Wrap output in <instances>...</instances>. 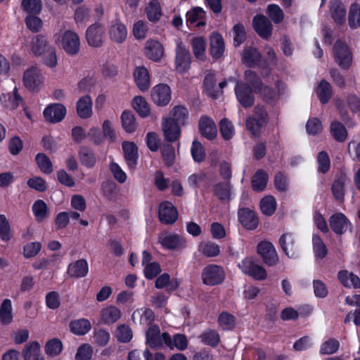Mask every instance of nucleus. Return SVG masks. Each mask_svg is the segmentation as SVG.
Instances as JSON below:
<instances>
[{
    "label": "nucleus",
    "mask_w": 360,
    "mask_h": 360,
    "mask_svg": "<svg viewBox=\"0 0 360 360\" xmlns=\"http://www.w3.org/2000/svg\"><path fill=\"white\" fill-rule=\"evenodd\" d=\"M147 18L150 22H157L162 13L161 6L158 0H151L146 7Z\"/></svg>",
    "instance_id": "79ce46f5"
},
{
    "label": "nucleus",
    "mask_w": 360,
    "mask_h": 360,
    "mask_svg": "<svg viewBox=\"0 0 360 360\" xmlns=\"http://www.w3.org/2000/svg\"><path fill=\"white\" fill-rule=\"evenodd\" d=\"M158 242L165 249L176 250L181 247V239L177 234L165 233L159 236Z\"/></svg>",
    "instance_id": "f704fd0d"
},
{
    "label": "nucleus",
    "mask_w": 360,
    "mask_h": 360,
    "mask_svg": "<svg viewBox=\"0 0 360 360\" xmlns=\"http://www.w3.org/2000/svg\"><path fill=\"white\" fill-rule=\"evenodd\" d=\"M333 54L335 62L344 70H347L352 63V56L349 46L342 41L338 40L333 46Z\"/></svg>",
    "instance_id": "423d86ee"
},
{
    "label": "nucleus",
    "mask_w": 360,
    "mask_h": 360,
    "mask_svg": "<svg viewBox=\"0 0 360 360\" xmlns=\"http://www.w3.org/2000/svg\"><path fill=\"white\" fill-rule=\"evenodd\" d=\"M202 283L208 286L222 284L226 278L224 269L218 264H210L205 266L201 273Z\"/></svg>",
    "instance_id": "f257e3e1"
},
{
    "label": "nucleus",
    "mask_w": 360,
    "mask_h": 360,
    "mask_svg": "<svg viewBox=\"0 0 360 360\" xmlns=\"http://www.w3.org/2000/svg\"><path fill=\"white\" fill-rule=\"evenodd\" d=\"M217 323L224 330H231L236 326V317L229 312L222 311L219 314Z\"/></svg>",
    "instance_id": "bf43d9fd"
},
{
    "label": "nucleus",
    "mask_w": 360,
    "mask_h": 360,
    "mask_svg": "<svg viewBox=\"0 0 360 360\" xmlns=\"http://www.w3.org/2000/svg\"><path fill=\"white\" fill-rule=\"evenodd\" d=\"M199 131L202 136L212 141L217 137V128L214 120L207 115L200 117L198 122Z\"/></svg>",
    "instance_id": "a211bd4d"
},
{
    "label": "nucleus",
    "mask_w": 360,
    "mask_h": 360,
    "mask_svg": "<svg viewBox=\"0 0 360 360\" xmlns=\"http://www.w3.org/2000/svg\"><path fill=\"white\" fill-rule=\"evenodd\" d=\"M348 21L352 28L360 27V6L357 4H353L350 6Z\"/></svg>",
    "instance_id": "774afa93"
},
{
    "label": "nucleus",
    "mask_w": 360,
    "mask_h": 360,
    "mask_svg": "<svg viewBox=\"0 0 360 360\" xmlns=\"http://www.w3.org/2000/svg\"><path fill=\"white\" fill-rule=\"evenodd\" d=\"M238 219L240 224L247 230L256 229L259 222L257 213L248 207L238 209Z\"/></svg>",
    "instance_id": "f8f14e48"
},
{
    "label": "nucleus",
    "mask_w": 360,
    "mask_h": 360,
    "mask_svg": "<svg viewBox=\"0 0 360 360\" xmlns=\"http://www.w3.org/2000/svg\"><path fill=\"white\" fill-rule=\"evenodd\" d=\"M43 81L44 77L41 70L37 67H31L24 72L23 84L30 91H38Z\"/></svg>",
    "instance_id": "1a4fd4ad"
},
{
    "label": "nucleus",
    "mask_w": 360,
    "mask_h": 360,
    "mask_svg": "<svg viewBox=\"0 0 360 360\" xmlns=\"http://www.w3.org/2000/svg\"><path fill=\"white\" fill-rule=\"evenodd\" d=\"M206 45V40L202 37H195L192 39V51L196 59L202 61L205 60Z\"/></svg>",
    "instance_id": "ea45409f"
},
{
    "label": "nucleus",
    "mask_w": 360,
    "mask_h": 360,
    "mask_svg": "<svg viewBox=\"0 0 360 360\" xmlns=\"http://www.w3.org/2000/svg\"><path fill=\"white\" fill-rule=\"evenodd\" d=\"M257 252L268 266H274L278 263L279 259L276 250L270 241L259 242L257 245Z\"/></svg>",
    "instance_id": "f03ea898"
},
{
    "label": "nucleus",
    "mask_w": 360,
    "mask_h": 360,
    "mask_svg": "<svg viewBox=\"0 0 360 360\" xmlns=\"http://www.w3.org/2000/svg\"><path fill=\"white\" fill-rule=\"evenodd\" d=\"M238 102L245 109L251 108L255 103L253 89L246 82H237L234 88Z\"/></svg>",
    "instance_id": "20e7f679"
},
{
    "label": "nucleus",
    "mask_w": 360,
    "mask_h": 360,
    "mask_svg": "<svg viewBox=\"0 0 360 360\" xmlns=\"http://www.w3.org/2000/svg\"><path fill=\"white\" fill-rule=\"evenodd\" d=\"M123 155L128 169L134 172L137 167L139 159V148L132 141H124L122 143Z\"/></svg>",
    "instance_id": "6e6552de"
},
{
    "label": "nucleus",
    "mask_w": 360,
    "mask_h": 360,
    "mask_svg": "<svg viewBox=\"0 0 360 360\" xmlns=\"http://www.w3.org/2000/svg\"><path fill=\"white\" fill-rule=\"evenodd\" d=\"M104 27L99 23L96 22L90 25L86 32V39L89 46L93 47H101L103 42Z\"/></svg>",
    "instance_id": "f3484780"
},
{
    "label": "nucleus",
    "mask_w": 360,
    "mask_h": 360,
    "mask_svg": "<svg viewBox=\"0 0 360 360\" xmlns=\"http://www.w3.org/2000/svg\"><path fill=\"white\" fill-rule=\"evenodd\" d=\"M225 51L224 39L219 32H213L210 38V53L217 60L221 58Z\"/></svg>",
    "instance_id": "412c9836"
},
{
    "label": "nucleus",
    "mask_w": 360,
    "mask_h": 360,
    "mask_svg": "<svg viewBox=\"0 0 360 360\" xmlns=\"http://www.w3.org/2000/svg\"><path fill=\"white\" fill-rule=\"evenodd\" d=\"M41 346L37 341H32L25 345L22 354L24 360H44L40 352Z\"/></svg>",
    "instance_id": "c756f323"
},
{
    "label": "nucleus",
    "mask_w": 360,
    "mask_h": 360,
    "mask_svg": "<svg viewBox=\"0 0 360 360\" xmlns=\"http://www.w3.org/2000/svg\"><path fill=\"white\" fill-rule=\"evenodd\" d=\"M151 99L158 106H166L171 101V89L166 84H159L151 91Z\"/></svg>",
    "instance_id": "9b49d317"
},
{
    "label": "nucleus",
    "mask_w": 360,
    "mask_h": 360,
    "mask_svg": "<svg viewBox=\"0 0 360 360\" xmlns=\"http://www.w3.org/2000/svg\"><path fill=\"white\" fill-rule=\"evenodd\" d=\"M69 326L70 331L77 335H84L88 333L91 328L90 321L86 319L73 320L70 321Z\"/></svg>",
    "instance_id": "a19ab883"
},
{
    "label": "nucleus",
    "mask_w": 360,
    "mask_h": 360,
    "mask_svg": "<svg viewBox=\"0 0 360 360\" xmlns=\"http://www.w3.org/2000/svg\"><path fill=\"white\" fill-rule=\"evenodd\" d=\"M238 266L243 273L255 280L263 281L267 276L266 269L262 266L255 264L250 257L244 258L238 264Z\"/></svg>",
    "instance_id": "7ed1b4c3"
},
{
    "label": "nucleus",
    "mask_w": 360,
    "mask_h": 360,
    "mask_svg": "<svg viewBox=\"0 0 360 360\" xmlns=\"http://www.w3.org/2000/svg\"><path fill=\"white\" fill-rule=\"evenodd\" d=\"M13 319L12 302L10 299H5L0 306V322L2 325L10 324Z\"/></svg>",
    "instance_id": "a18cd8bd"
},
{
    "label": "nucleus",
    "mask_w": 360,
    "mask_h": 360,
    "mask_svg": "<svg viewBox=\"0 0 360 360\" xmlns=\"http://www.w3.org/2000/svg\"><path fill=\"white\" fill-rule=\"evenodd\" d=\"M203 89L207 95L213 98H217L218 94L216 89V79L213 73H208L203 79Z\"/></svg>",
    "instance_id": "603ef678"
},
{
    "label": "nucleus",
    "mask_w": 360,
    "mask_h": 360,
    "mask_svg": "<svg viewBox=\"0 0 360 360\" xmlns=\"http://www.w3.org/2000/svg\"><path fill=\"white\" fill-rule=\"evenodd\" d=\"M219 131L222 138L226 141L231 140L234 135V127L227 118H223L220 121Z\"/></svg>",
    "instance_id": "69168bd1"
},
{
    "label": "nucleus",
    "mask_w": 360,
    "mask_h": 360,
    "mask_svg": "<svg viewBox=\"0 0 360 360\" xmlns=\"http://www.w3.org/2000/svg\"><path fill=\"white\" fill-rule=\"evenodd\" d=\"M13 237L8 219L4 214H0V239L4 242L10 241Z\"/></svg>",
    "instance_id": "052dcab7"
},
{
    "label": "nucleus",
    "mask_w": 360,
    "mask_h": 360,
    "mask_svg": "<svg viewBox=\"0 0 360 360\" xmlns=\"http://www.w3.org/2000/svg\"><path fill=\"white\" fill-rule=\"evenodd\" d=\"M135 83L141 91L148 90L150 87V75L144 66L136 67L133 72Z\"/></svg>",
    "instance_id": "b1692460"
},
{
    "label": "nucleus",
    "mask_w": 360,
    "mask_h": 360,
    "mask_svg": "<svg viewBox=\"0 0 360 360\" xmlns=\"http://www.w3.org/2000/svg\"><path fill=\"white\" fill-rule=\"evenodd\" d=\"M63 49L70 56L76 55L79 51L80 41L79 36L74 32L65 31L61 39Z\"/></svg>",
    "instance_id": "2eb2a0df"
},
{
    "label": "nucleus",
    "mask_w": 360,
    "mask_h": 360,
    "mask_svg": "<svg viewBox=\"0 0 360 360\" xmlns=\"http://www.w3.org/2000/svg\"><path fill=\"white\" fill-rule=\"evenodd\" d=\"M255 31L263 39H267L272 33L273 26L269 19L262 14L256 15L252 20Z\"/></svg>",
    "instance_id": "4468645a"
},
{
    "label": "nucleus",
    "mask_w": 360,
    "mask_h": 360,
    "mask_svg": "<svg viewBox=\"0 0 360 360\" xmlns=\"http://www.w3.org/2000/svg\"><path fill=\"white\" fill-rule=\"evenodd\" d=\"M279 81L276 83V89L266 84H262L260 88L256 91L258 93L262 100L267 104H274L279 98L280 91Z\"/></svg>",
    "instance_id": "5701e85b"
},
{
    "label": "nucleus",
    "mask_w": 360,
    "mask_h": 360,
    "mask_svg": "<svg viewBox=\"0 0 360 360\" xmlns=\"http://www.w3.org/2000/svg\"><path fill=\"white\" fill-rule=\"evenodd\" d=\"M77 114L82 119H88L92 115V100L89 95L79 98L77 102Z\"/></svg>",
    "instance_id": "bb28decb"
},
{
    "label": "nucleus",
    "mask_w": 360,
    "mask_h": 360,
    "mask_svg": "<svg viewBox=\"0 0 360 360\" xmlns=\"http://www.w3.org/2000/svg\"><path fill=\"white\" fill-rule=\"evenodd\" d=\"M101 189L103 196L110 201H115L117 195V186L112 180L102 182Z\"/></svg>",
    "instance_id": "6e6d98bb"
},
{
    "label": "nucleus",
    "mask_w": 360,
    "mask_h": 360,
    "mask_svg": "<svg viewBox=\"0 0 360 360\" xmlns=\"http://www.w3.org/2000/svg\"><path fill=\"white\" fill-rule=\"evenodd\" d=\"M346 176L341 174L335 178L331 186V191L334 198L339 202H343L345 200V186Z\"/></svg>",
    "instance_id": "e433bc0d"
},
{
    "label": "nucleus",
    "mask_w": 360,
    "mask_h": 360,
    "mask_svg": "<svg viewBox=\"0 0 360 360\" xmlns=\"http://www.w3.org/2000/svg\"><path fill=\"white\" fill-rule=\"evenodd\" d=\"M214 195L221 201L229 200L231 196L230 182H219L213 186Z\"/></svg>",
    "instance_id": "13d9d810"
},
{
    "label": "nucleus",
    "mask_w": 360,
    "mask_h": 360,
    "mask_svg": "<svg viewBox=\"0 0 360 360\" xmlns=\"http://www.w3.org/2000/svg\"><path fill=\"white\" fill-rule=\"evenodd\" d=\"M338 278L340 282L346 288H359L360 278L353 273H349L347 270H341L338 274Z\"/></svg>",
    "instance_id": "c9c22d12"
},
{
    "label": "nucleus",
    "mask_w": 360,
    "mask_h": 360,
    "mask_svg": "<svg viewBox=\"0 0 360 360\" xmlns=\"http://www.w3.org/2000/svg\"><path fill=\"white\" fill-rule=\"evenodd\" d=\"M133 108L141 117H146L150 114V108L145 98L141 96H135L131 102Z\"/></svg>",
    "instance_id": "864d4df0"
},
{
    "label": "nucleus",
    "mask_w": 360,
    "mask_h": 360,
    "mask_svg": "<svg viewBox=\"0 0 360 360\" xmlns=\"http://www.w3.org/2000/svg\"><path fill=\"white\" fill-rule=\"evenodd\" d=\"M162 338L164 344L171 349L175 347L179 351H184L188 347V339L184 334L176 333L172 338L168 333L165 332Z\"/></svg>",
    "instance_id": "aec40b11"
},
{
    "label": "nucleus",
    "mask_w": 360,
    "mask_h": 360,
    "mask_svg": "<svg viewBox=\"0 0 360 360\" xmlns=\"http://www.w3.org/2000/svg\"><path fill=\"white\" fill-rule=\"evenodd\" d=\"M259 206L262 214L270 217L275 213L277 207V203L274 196L266 195L262 198Z\"/></svg>",
    "instance_id": "8fccbe9b"
},
{
    "label": "nucleus",
    "mask_w": 360,
    "mask_h": 360,
    "mask_svg": "<svg viewBox=\"0 0 360 360\" xmlns=\"http://www.w3.org/2000/svg\"><path fill=\"white\" fill-rule=\"evenodd\" d=\"M35 161L40 170L46 174L53 172V164L50 158L43 153H39L35 157Z\"/></svg>",
    "instance_id": "e2e57ef3"
},
{
    "label": "nucleus",
    "mask_w": 360,
    "mask_h": 360,
    "mask_svg": "<svg viewBox=\"0 0 360 360\" xmlns=\"http://www.w3.org/2000/svg\"><path fill=\"white\" fill-rule=\"evenodd\" d=\"M63 349V343L58 338H53L48 340L44 346L45 353L50 357L58 356Z\"/></svg>",
    "instance_id": "5fc2aeb1"
},
{
    "label": "nucleus",
    "mask_w": 360,
    "mask_h": 360,
    "mask_svg": "<svg viewBox=\"0 0 360 360\" xmlns=\"http://www.w3.org/2000/svg\"><path fill=\"white\" fill-rule=\"evenodd\" d=\"M205 11L201 7H194L186 13V24L188 26L200 27L205 25L202 20L204 18Z\"/></svg>",
    "instance_id": "473e14b6"
},
{
    "label": "nucleus",
    "mask_w": 360,
    "mask_h": 360,
    "mask_svg": "<svg viewBox=\"0 0 360 360\" xmlns=\"http://www.w3.org/2000/svg\"><path fill=\"white\" fill-rule=\"evenodd\" d=\"M200 338L203 344L211 346L212 347H216L220 341L219 333L212 329L205 330L201 334Z\"/></svg>",
    "instance_id": "0e129e2a"
},
{
    "label": "nucleus",
    "mask_w": 360,
    "mask_h": 360,
    "mask_svg": "<svg viewBox=\"0 0 360 360\" xmlns=\"http://www.w3.org/2000/svg\"><path fill=\"white\" fill-rule=\"evenodd\" d=\"M45 120L50 123L61 122L66 115V108L61 103H53L45 108L43 112Z\"/></svg>",
    "instance_id": "dca6fc26"
},
{
    "label": "nucleus",
    "mask_w": 360,
    "mask_h": 360,
    "mask_svg": "<svg viewBox=\"0 0 360 360\" xmlns=\"http://www.w3.org/2000/svg\"><path fill=\"white\" fill-rule=\"evenodd\" d=\"M212 181V176L207 173H202L200 174H191L188 179V184L193 188H197L198 184H201L205 188L210 186Z\"/></svg>",
    "instance_id": "3c124183"
},
{
    "label": "nucleus",
    "mask_w": 360,
    "mask_h": 360,
    "mask_svg": "<svg viewBox=\"0 0 360 360\" xmlns=\"http://www.w3.org/2000/svg\"><path fill=\"white\" fill-rule=\"evenodd\" d=\"M162 129L165 139L169 143L178 141L181 136V125L176 122H174L172 119L164 118L162 122Z\"/></svg>",
    "instance_id": "ddd939ff"
},
{
    "label": "nucleus",
    "mask_w": 360,
    "mask_h": 360,
    "mask_svg": "<svg viewBox=\"0 0 360 360\" xmlns=\"http://www.w3.org/2000/svg\"><path fill=\"white\" fill-rule=\"evenodd\" d=\"M144 52L148 58L157 62L162 58L164 48L158 41L148 40L146 44Z\"/></svg>",
    "instance_id": "393cba45"
},
{
    "label": "nucleus",
    "mask_w": 360,
    "mask_h": 360,
    "mask_svg": "<svg viewBox=\"0 0 360 360\" xmlns=\"http://www.w3.org/2000/svg\"><path fill=\"white\" fill-rule=\"evenodd\" d=\"M279 245L284 254L289 258L295 256V237L291 233H285L279 238Z\"/></svg>",
    "instance_id": "2f4dec72"
},
{
    "label": "nucleus",
    "mask_w": 360,
    "mask_h": 360,
    "mask_svg": "<svg viewBox=\"0 0 360 360\" xmlns=\"http://www.w3.org/2000/svg\"><path fill=\"white\" fill-rule=\"evenodd\" d=\"M78 156L82 165L86 168H93L97 162L94 150L88 146H82L78 150Z\"/></svg>",
    "instance_id": "cd10ccee"
},
{
    "label": "nucleus",
    "mask_w": 360,
    "mask_h": 360,
    "mask_svg": "<svg viewBox=\"0 0 360 360\" xmlns=\"http://www.w3.org/2000/svg\"><path fill=\"white\" fill-rule=\"evenodd\" d=\"M330 133L333 137L338 142H344L347 136V131L342 123L333 121L330 126Z\"/></svg>",
    "instance_id": "4d7b16f0"
},
{
    "label": "nucleus",
    "mask_w": 360,
    "mask_h": 360,
    "mask_svg": "<svg viewBox=\"0 0 360 360\" xmlns=\"http://www.w3.org/2000/svg\"><path fill=\"white\" fill-rule=\"evenodd\" d=\"M329 224L332 231L338 235L345 233L348 227L352 226L347 217L341 212L332 214L329 218Z\"/></svg>",
    "instance_id": "6ab92c4d"
},
{
    "label": "nucleus",
    "mask_w": 360,
    "mask_h": 360,
    "mask_svg": "<svg viewBox=\"0 0 360 360\" xmlns=\"http://www.w3.org/2000/svg\"><path fill=\"white\" fill-rule=\"evenodd\" d=\"M242 62L248 68H259L261 69L269 68L267 60L264 59L262 54L254 47H248L243 50Z\"/></svg>",
    "instance_id": "39448f33"
},
{
    "label": "nucleus",
    "mask_w": 360,
    "mask_h": 360,
    "mask_svg": "<svg viewBox=\"0 0 360 360\" xmlns=\"http://www.w3.org/2000/svg\"><path fill=\"white\" fill-rule=\"evenodd\" d=\"M121 122L123 129L127 133H133L136 129V120L131 110H124L121 115Z\"/></svg>",
    "instance_id": "c03bdc74"
},
{
    "label": "nucleus",
    "mask_w": 360,
    "mask_h": 360,
    "mask_svg": "<svg viewBox=\"0 0 360 360\" xmlns=\"http://www.w3.org/2000/svg\"><path fill=\"white\" fill-rule=\"evenodd\" d=\"M33 214L37 222L43 221L49 216V209L43 200H37L32 207Z\"/></svg>",
    "instance_id": "09e8293b"
},
{
    "label": "nucleus",
    "mask_w": 360,
    "mask_h": 360,
    "mask_svg": "<svg viewBox=\"0 0 360 360\" xmlns=\"http://www.w3.org/2000/svg\"><path fill=\"white\" fill-rule=\"evenodd\" d=\"M167 118L172 119L174 122H176L179 125H185L188 119V110L184 105L174 106L169 112V117Z\"/></svg>",
    "instance_id": "37998d69"
},
{
    "label": "nucleus",
    "mask_w": 360,
    "mask_h": 360,
    "mask_svg": "<svg viewBox=\"0 0 360 360\" xmlns=\"http://www.w3.org/2000/svg\"><path fill=\"white\" fill-rule=\"evenodd\" d=\"M191 57L188 49L180 42L176 47L175 65L177 72L181 74L186 73L191 68Z\"/></svg>",
    "instance_id": "0eeeda50"
},
{
    "label": "nucleus",
    "mask_w": 360,
    "mask_h": 360,
    "mask_svg": "<svg viewBox=\"0 0 360 360\" xmlns=\"http://www.w3.org/2000/svg\"><path fill=\"white\" fill-rule=\"evenodd\" d=\"M52 46L49 44L47 37L43 34L34 36L30 43V49L36 56H41Z\"/></svg>",
    "instance_id": "a878e982"
},
{
    "label": "nucleus",
    "mask_w": 360,
    "mask_h": 360,
    "mask_svg": "<svg viewBox=\"0 0 360 360\" xmlns=\"http://www.w3.org/2000/svg\"><path fill=\"white\" fill-rule=\"evenodd\" d=\"M146 342L152 348L161 347L164 343L162 334L158 326L153 325L148 328L146 333Z\"/></svg>",
    "instance_id": "c85d7f7f"
},
{
    "label": "nucleus",
    "mask_w": 360,
    "mask_h": 360,
    "mask_svg": "<svg viewBox=\"0 0 360 360\" xmlns=\"http://www.w3.org/2000/svg\"><path fill=\"white\" fill-rule=\"evenodd\" d=\"M316 94L321 104H326L333 96L330 84L326 79H321L316 89Z\"/></svg>",
    "instance_id": "4c0bfd02"
},
{
    "label": "nucleus",
    "mask_w": 360,
    "mask_h": 360,
    "mask_svg": "<svg viewBox=\"0 0 360 360\" xmlns=\"http://www.w3.org/2000/svg\"><path fill=\"white\" fill-rule=\"evenodd\" d=\"M191 153L194 162L200 163L205 160L206 153L202 144L197 139L193 141Z\"/></svg>",
    "instance_id": "680f3d73"
},
{
    "label": "nucleus",
    "mask_w": 360,
    "mask_h": 360,
    "mask_svg": "<svg viewBox=\"0 0 360 360\" xmlns=\"http://www.w3.org/2000/svg\"><path fill=\"white\" fill-rule=\"evenodd\" d=\"M269 175L267 172L262 169H258L252 176L251 179V186L254 191H263L268 184Z\"/></svg>",
    "instance_id": "7c9ffc66"
},
{
    "label": "nucleus",
    "mask_w": 360,
    "mask_h": 360,
    "mask_svg": "<svg viewBox=\"0 0 360 360\" xmlns=\"http://www.w3.org/2000/svg\"><path fill=\"white\" fill-rule=\"evenodd\" d=\"M110 36L112 41L117 43H122L125 41L127 36V30L126 26L120 22V20H117L110 26Z\"/></svg>",
    "instance_id": "72a5a7b5"
},
{
    "label": "nucleus",
    "mask_w": 360,
    "mask_h": 360,
    "mask_svg": "<svg viewBox=\"0 0 360 360\" xmlns=\"http://www.w3.org/2000/svg\"><path fill=\"white\" fill-rule=\"evenodd\" d=\"M0 101L4 107L11 109H16L20 103L22 102V97L18 94L17 87H15L13 94H8L6 95H1L0 96Z\"/></svg>",
    "instance_id": "58836bf2"
},
{
    "label": "nucleus",
    "mask_w": 360,
    "mask_h": 360,
    "mask_svg": "<svg viewBox=\"0 0 360 360\" xmlns=\"http://www.w3.org/2000/svg\"><path fill=\"white\" fill-rule=\"evenodd\" d=\"M89 264L85 259H79L68 264L67 274L70 278H81L87 276Z\"/></svg>",
    "instance_id": "4be33fe9"
},
{
    "label": "nucleus",
    "mask_w": 360,
    "mask_h": 360,
    "mask_svg": "<svg viewBox=\"0 0 360 360\" xmlns=\"http://www.w3.org/2000/svg\"><path fill=\"white\" fill-rule=\"evenodd\" d=\"M101 316L104 323L112 324L120 318L121 311L117 307L110 306L102 309Z\"/></svg>",
    "instance_id": "49530a36"
},
{
    "label": "nucleus",
    "mask_w": 360,
    "mask_h": 360,
    "mask_svg": "<svg viewBox=\"0 0 360 360\" xmlns=\"http://www.w3.org/2000/svg\"><path fill=\"white\" fill-rule=\"evenodd\" d=\"M158 217L163 224H173L178 219V210L171 202L164 201L159 205Z\"/></svg>",
    "instance_id": "9d476101"
},
{
    "label": "nucleus",
    "mask_w": 360,
    "mask_h": 360,
    "mask_svg": "<svg viewBox=\"0 0 360 360\" xmlns=\"http://www.w3.org/2000/svg\"><path fill=\"white\" fill-rule=\"evenodd\" d=\"M275 188L281 192L285 193L288 189L289 181L286 174L284 172H278L276 174L274 179Z\"/></svg>",
    "instance_id": "338daca9"
},
{
    "label": "nucleus",
    "mask_w": 360,
    "mask_h": 360,
    "mask_svg": "<svg viewBox=\"0 0 360 360\" xmlns=\"http://www.w3.org/2000/svg\"><path fill=\"white\" fill-rule=\"evenodd\" d=\"M312 246L315 257L319 259H324L328 255V248L319 234L312 236Z\"/></svg>",
    "instance_id": "de8ad7c7"
}]
</instances>
